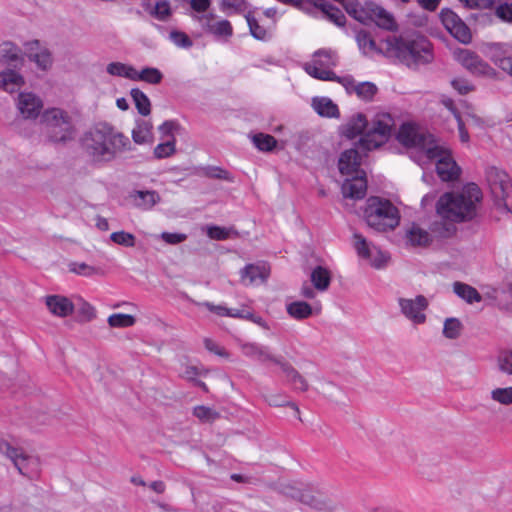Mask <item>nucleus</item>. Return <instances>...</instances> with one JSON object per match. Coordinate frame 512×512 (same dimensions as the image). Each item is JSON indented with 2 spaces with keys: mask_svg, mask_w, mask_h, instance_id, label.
Wrapping results in <instances>:
<instances>
[{
  "mask_svg": "<svg viewBox=\"0 0 512 512\" xmlns=\"http://www.w3.org/2000/svg\"><path fill=\"white\" fill-rule=\"evenodd\" d=\"M399 141L407 147L416 149L411 157L420 165L436 160V171L442 181L456 180L460 167L451 156V152L441 141L430 133L420 132L410 124H403L398 134Z\"/></svg>",
  "mask_w": 512,
  "mask_h": 512,
  "instance_id": "obj_1",
  "label": "nucleus"
},
{
  "mask_svg": "<svg viewBox=\"0 0 512 512\" xmlns=\"http://www.w3.org/2000/svg\"><path fill=\"white\" fill-rule=\"evenodd\" d=\"M82 147L97 164L109 163L132 149L129 138L107 123H99L88 130L82 137Z\"/></svg>",
  "mask_w": 512,
  "mask_h": 512,
  "instance_id": "obj_2",
  "label": "nucleus"
},
{
  "mask_svg": "<svg viewBox=\"0 0 512 512\" xmlns=\"http://www.w3.org/2000/svg\"><path fill=\"white\" fill-rule=\"evenodd\" d=\"M384 51L386 58L413 69L433 59L430 41L416 32L388 36Z\"/></svg>",
  "mask_w": 512,
  "mask_h": 512,
  "instance_id": "obj_3",
  "label": "nucleus"
},
{
  "mask_svg": "<svg viewBox=\"0 0 512 512\" xmlns=\"http://www.w3.org/2000/svg\"><path fill=\"white\" fill-rule=\"evenodd\" d=\"M482 199L479 187L474 183L459 191L447 192L437 201L436 211L440 218L456 223L469 221L476 216L477 204Z\"/></svg>",
  "mask_w": 512,
  "mask_h": 512,
  "instance_id": "obj_4",
  "label": "nucleus"
},
{
  "mask_svg": "<svg viewBox=\"0 0 512 512\" xmlns=\"http://www.w3.org/2000/svg\"><path fill=\"white\" fill-rule=\"evenodd\" d=\"M40 123L47 140L54 144H67L76 137L71 115L60 108H48L41 114Z\"/></svg>",
  "mask_w": 512,
  "mask_h": 512,
  "instance_id": "obj_5",
  "label": "nucleus"
},
{
  "mask_svg": "<svg viewBox=\"0 0 512 512\" xmlns=\"http://www.w3.org/2000/svg\"><path fill=\"white\" fill-rule=\"evenodd\" d=\"M364 219L370 228L383 232L395 229L399 225L400 215L389 200L372 196L366 201Z\"/></svg>",
  "mask_w": 512,
  "mask_h": 512,
  "instance_id": "obj_6",
  "label": "nucleus"
},
{
  "mask_svg": "<svg viewBox=\"0 0 512 512\" xmlns=\"http://www.w3.org/2000/svg\"><path fill=\"white\" fill-rule=\"evenodd\" d=\"M342 5L350 16L362 24L375 23L379 28L387 31L398 29L394 16L374 2L360 5L357 0H344Z\"/></svg>",
  "mask_w": 512,
  "mask_h": 512,
  "instance_id": "obj_7",
  "label": "nucleus"
},
{
  "mask_svg": "<svg viewBox=\"0 0 512 512\" xmlns=\"http://www.w3.org/2000/svg\"><path fill=\"white\" fill-rule=\"evenodd\" d=\"M486 181L495 207L501 213L512 214V182L508 174L492 166L486 170Z\"/></svg>",
  "mask_w": 512,
  "mask_h": 512,
  "instance_id": "obj_8",
  "label": "nucleus"
},
{
  "mask_svg": "<svg viewBox=\"0 0 512 512\" xmlns=\"http://www.w3.org/2000/svg\"><path fill=\"white\" fill-rule=\"evenodd\" d=\"M394 119L389 113H376L368 121L367 131L359 140L358 148L370 151L388 141L394 127Z\"/></svg>",
  "mask_w": 512,
  "mask_h": 512,
  "instance_id": "obj_9",
  "label": "nucleus"
},
{
  "mask_svg": "<svg viewBox=\"0 0 512 512\" xmlns=\"http://www.w3.org/2000/svg\"><path fill=\"white\" fill-rule=\"evenodd\" d=\"M18 115L24 120L41 118L43 100L33 92H20L15 100Z\"/></svg>",
  "mask_w": 512,
  "mask_h": 512,
  "instance_id": "obj_10",
  "label": "nucleus"
},
{
  "mask_svg": "<svg viewBox=\"0 0 512 512\" xmlns=\"http://www.w3.org/2000/svg\"><path fill=\"white\" fill-rule=\"evenodd\" d=\"M398 303L402 314L414 324H423L426 321L424 311L428 308V299L417 295L414 299L399 298Z\"/></svg>",
  "mask_w": 512,
  "mask_h": 512,
  "instance_id": "obj_11",
  "label": "nucleus"
},
{
  "mask_svg": "<svg viewBox=\"0 0 512 512\" xmlns=\"http://www.w3.org/2000/svg\"><path fill=\"white\" fill-rule=\"evenodd\" d=\"M0 452L5 454L15 465L20 474L32 477L30 466L36 463V460L27 455L22 449L12 447L5 440H0Z\"/></svg>",
  "mask_w": 512,
  "mask_h": 512,
  "instance_id": "obj_12",
  "label": "nucleus"
},
{
  "mask_svg": "<svg viewBox=\"0 0 512 512\" xmlns=\"http://www.w3.org/2000/svg\"><path fill=\"white\" fill-rule=\"evenodd\" d=\"M456 59L471 73L490 76L495 74L494 69L483 61L476 53L459 49L455 52Z\"/></svg>",
  "mask_w": 512,
  "mask_h": 512,
  "instance_id": "obj_13",
  "label": "nucleus"
},
{
  "mask_svg": "<svg viewBox=\"0 0 512 512\" xmlns=\"http://www.w3.org/2000/svg\"><path fill=\"white\" fill-rule=\"evenodd\" d=\"M356 42L359 50L365 56H371L373 54H379L385 56L386 39L380 41L379 45L372 37L371 33L364 29L356 30Z\"/></svg>",
  "mask_w": 512,
  "mask_h": 512,
  "instance_id": "obj_14",
  "label": "nucleus"
},
{
  "mask_svg": "<svg viewBox=\"0 0 512 512\" xmlns=\"http://www.w3.org/2000/svg\"><path fill=\"white\" fill-rule=\"evenodd\" d=\"M299 502L318 511L332 512L334 510V504L331 500L306 487L302 491Z\"/></svg>",
  "mask_w": 512,
  "mask_h": 512,
  "instance_id": "obj_15",
  "label": "nucleus"
},
{
  "mask_svg": "<svg viewBox=\"0 0 512 512\" xmlns=\"http://www.w3.org/2000/svg\"><path fill=\"white\" fill-rule=\"evenodd\" d=\"M45 304L51 314L57 317H67L74 311L73 302L63 295H48Z\"/></svg>",
  "mask_w": 512,
  "mask_h": 512,
  "instance_id": "obj_16",
  "label": "nucleus"
},
{
  "mask_svg": "<svg viewBox=\"0 0 512 512\" xmlns=\"http://www.w3.org/2000/svg\"><path fill=\"white\" fill-rule=\"evenodd\" d=\"M242 353L249 358H255L260 362L270 361L277 365L281 358L272 355L268 347L257 343L245 342L240 345Z\"/></svg>",
  "mask_w": 512,
  "mask_h": 512,
  "instance_id": "obj_17",
  "label": "nucleus"
},
{
  "mask_svg": "<svg viewBox=\"0 0 512 512\" xmlns=\"http://www.w3.org/2000/svg\"><path fill=\"white\" fill-rule=\"evenodd\" d=\"M367 192V180L364 176H355L347 179L342 185L344 197L359 200L365 197Z\"/></svg>",
  "mask_w": 512,
  "mask_h": 512,
  "instance_id": "obj_18",
  "label": "nucleus"
},
{
  "mask_svg": "<svg viewBox=\"0 0 512 512\" xmlns=\"http://www.w3.org/2000/svg\"><path fill=\"white\" fill-rule=\"evenodd\" d=\"M361 165V156L358 149L351 148L341 153L339 158V171L341 174H353L358 173V169Z\"/></svg>",
  "mask_w": 512,
  "mask_h": 512,
  "instance_id": "obj_19",
  "label": "nucleus"
},
{
  "mask_svg": "<svg viewBox=\"0 0 512 512\" xmlns=\"http://www.w3.org/2000/svg\"><path fill=\"white\" fill-rule=\"evenodd\" d=\"M240 276L245 285L254 284L257 280L265 282L269 276V269L265 264H248L241 269Z\"/></svg>",
  "mask_w": 512,
  "mask_h": 512,
  "instance_id": "obj_20",
  "label": "nucleus"
},
{
  "mask_svg": "<svg viewBox=\"0 0 512 512\" xmlns=\"http://www.w3.org/2000/svg\"><path fill=\"white\" fill-rule=\"evenodd\" d=\"M313 8L320 9L330 21H332L334 24H336L339 27H342L345 25L346 17L342 13L340 9L337 7L331 5L326 0H320V1H310L309 3V12H312Z\"/></svg>",
  "mask_w": 512,
  "mask_h": 512,
  "instance_id": "obj_21",
  "label": "nucleus"
},
{
  "mask_svg": "<svg viewBox=\"0 0 512 512\" xmlns=\"http://www.w3.org/2000/svg\"><path fill=\"white\" fill-rule=\"evenodd\" d=\"M283 373L287 377V381L294 386L295 390L305 392L308 390L309 385L307 380L287 361L283 358L277 362Z\"/></svg>",
  "mask_w": 512,
  "mask_h": 512,
  "instance_id": "obj_22",
  "label": "nucleus"
},
{
  "mask_svg": "<svg viewBox=\"0 0 512 512\" xmlns=\"http://www.w3.org/2000/svg\"><path fill=\"white\" fill-rule=\"evenodd\" d=\"M367 127L368 120L366 116L362 113H358L342 126L341 131L345 137L353 139L360 134L364 135L367 131Z\"/></svg>",
  "mask_w": 512,
  "mask_h": 512,
  "instance_id": "obj_23",
  "label": "nucleus"
},
{
  "mask_svg": "<svg viewBox=\"0 0 512 512\" xmlns=\"http://www.w3.org/2000/svg\"><path fill=\"white\" fill-rule=\"evenodd\" d=\"M25 84L21 74L12 69L0 72V88L8 93H14Z\"/></svg>",
  "mask_w": 512,
  "mask_h": 512,
  "instance_id": "obj_24",
  "label": "nucleus"
},
{
  "mask_svg": "<svg viewBox=\"0 0 512 512\" xmlns=\"http://www.w3.org/2000/svg\"><path fill=\"white\" fill-rule=\"evenodd\" d=\"M130 198L134 200V204L136 207L145 210L151 209L161 200V197L158 194V192L154 190H136L130 194Z\"/></svg>",
  "mask_w": 512,
  "mask_h": 512,
  "instance_id": "obj_25",
  "label": "nucleus"
},
{
  "mask_svg": "<svg viewBox=\"0 0 512 512\" xmlns=\"http://www.w3.org/2000/svg\"><path fill=\"white\" fill-rule=\"evenodd\" d=\"M0 62L17 67L22 65L23 58L20 49L12 42H4L0 45Z\"/></svg>",
  "mask_w": 512,
  "mask_h": 512,
  "instance_id": "obj_26",
  "label": "nucleus"
},
{
  "mask_svg": "<svg viewBox=\"0 0 512 512\" xmlns=\"http://www.w3.org/2000/svg\"><path fill=\"white\" fill-rule=\"evenodd\" d=\"M314 110L322 117L338 118L340 113L338 106L327 97H315L312 100Z\"/></svg>",
  "mask_w": 512,
  "mask_h": 512,
  "instance_id": "obj_27",
  "label": "nucleus"
},
{
  "mask_svg": "<svg viewBox=\"0 0 512 512\" xmlns=\"http://www.w3.org/2000/svg\"><path fill=\"white\" fill-rule=\"evenodd\" d=\"M406 239L407 242L414 247H426L432 242L430 232H427L415 224L406 231Z\"/></svg>",
  "mask_w": 512,
  "mask_h": 512,
  "instance_id": "obj_28",
  "label": "nucleus"
},
{
  "mask_svg": "<svg viewBox=\"0 0 512 512\" xmlns=\"http://www.w3.org/2000/svg\"><path fill=\"white\" fill-rule=\"evenodd\" d=\"M455 223L456 222L454 221L445 220L443 218L432 222L430 225V235L432 236V240L434 238L443 239L451 237L456 231Z\"/></svg>",
  "mask_w": 512,
  "mask_h": 512,
  "instance_id": "obj_29",
  "label": "nucleus"
},
{
  "mask_svg": "<svg viewBox=\"0 0 512 512\" xmlns=\"http://www.w3.org/2000/svg\"><path fill=\"white\" fill-rule=\"evenodd\" d=\"M317 390L328 400L335 403H342L345 399L343 390L335 383L328 380L320 381Z\"/></svg>",
  "mask_w": 512,
  "mask_h": 512,
  "instance_id": "obj_30",
  "label": "nucleus"
},
{
  "mask_svg": "<svg viewBox=\"0 0 512 512\" xmlns=\"http://www.w3.org/2000/svg\"><path fill=\"white\" fill-rule=\"evenodd\" d=\"M310 280L315 289L323 292L326 291L330 286L331 274L328 269L322 266H317L311 272Z\"/></svg>",
  "mask_w": 512,
  "mask_h": 512,
  "instance_id": "obj_31",
  "label": "nucleus"
},
{
  "mask_svg": "<svg viewBox=\"0 0 512 512\" xmlns=\"http://www.w3.org/2000/svg\"><path fill=\"white\" fill-rule=\"evenodd\" d=\"M152 123L146 120H139L132 130V139L136 144L148 143L152 140Z\"/></svg>",
  "mask_w": 512,
  "mask_h": 512,
  "instance_id": "obj_32",
  "label": "nucleus"
},
{
  "mask_svg": "<svg viewBox=\"0 0 512 512\" xmlns=\"http://www.w3.org/2000/svg\"><path fill=\"white\" fill-rule=\"evenodd\" d=\"M289 316L296 320H304L313 314V308L310 304L304 301H294L286 306Z\"/></svg>",
  "mask_w": 512,
  "mask_h": 512,
  "instance_id": "obj_33",
  "label": "nucleus"
},
{
  "mask_svg": "<svg viewBox=\"0 0 512 512\" xmlns=\"http://www.w3.org/2000/svg\"><path fill=\"white\" fill-rule=\"evenodd\" d=\"M454 292L468 303L480 302L482 297L480 293L468 284L461 282H455L453 284Z\"/></svg>",
  "mask_w": 512,
  "mask_h": 512,
  "instance_id": "obj_34",
  "label": "nucleus"
},
{
  "mask_svg": "<svg viewBox=\"0 0 512 512\" xmlns=\"http://www.w3.org/2000/svg\"><path fill=\"white\" fill-rule=\"evenodd\" d=\"M130 95L139 114L148 116L151 113V102L147 95L138 88L131 89Z\"/></svg>",
  "mask_w": 512,
  "mask_h": 512,
  "instance_id": "obj_35",
  "label": "nucleus"
},
{
  "mask_svg": "<svg viewBox=\"0 0 512 512\" xmlns=\"http://www.w3.org/2000/svg\"><path fill=\"white\" fill-rule=\"evenodd\" d=\"M133 81H144L149 84H159L163 79L162 72L154 67H145L140 72L135 69Z\"/></svg>",
  "mask_w": 512,
  "mask_h": 512,
  "instance_id": "obj_36",
  "label": "nucleus"
},
{
  "mask_svg": "<svg viewBox=\"0 0 512 512\" xmlns=\"http://www.w3.org/2000/svg\"><path fill=\"white\" fill-rule=\"evenodd\" d=\"M304 69L310 76L319 80L333 81L338 79V76L333 71L324 69L323 66H319L315 61L305 64Z\"/></svg>",
  "mask_w": 512,
  "mask_h": 512,
  "instance_id": "obj_37",
  "label": "nucleus"
},
{
  "mask_svg": "<svg viewBox=\"0 0 512 512\" xmlns=\"http://www.w3.org/2000/svg\"><path fill=\"white\" fill-rule=\"evenodd\" d=\"M107 73L112 76L124 77L133 80L135 77V68L131 65L121 62H111L106 67Z\"/></svg>",
  "mask_w": 512,
  "mask_h": 512,
  "instance_id": "obj_38",
  "label": "nucleus"
},
{
  "mask_svg": "<svg viewBox=\"0 0 512 512\" xmlns=\"http://www.w3.org/2000/svg\"><path fill=\"white\" fill-rule=\"evenodd\" d=\"M68 270L71 273L85 277H92L94 275L104 274L100 268L88 265L84 262H70L68 264Z\"/></svg>",
  "mask_w": 512,
  "mask_h": 512,
  "instance_id": "obj_39",
  "label": "nucleus"
},
{
  "mask_svg": "<svg viewBox=\"0 0 512 512\" xmlns=\"http://www.w3.org/2000/svg\"><path fill=\"white\" fill-rule=\"evenodd\" d=\"M462 330L463 325L459 319L451 317L445 320L443 326V335L447 339H457L461 335Z\"/></svg>",
  "mask_w": 512,
  "mask_h": 512,
  "instance_id": "obj_40",
  "label": "nucleus"
},
{
  "mask_svg": "<svg viewBox=\"0 0 512 512\" xmlns=\"http://www.w3.org/2000/svg\"><path fill=\"white\" fill-rule=\"evenodd\" d=\"M490 397L494 402L501 405H512V386L494 388L490 392Z\"/></svg>",
  "mask_w": 512,
  "mask_h": 512,
  "instance_id": "obj_41",
  "label": "nucleus"
},
{
  "mask_svg": "<svg viewBox=\"0 0 512 512\" xmlns=\"http://www.w3.org/2000/svg\"><path fill=\"white\" fill-rule=\"evenodd\" d=\"M314 61L325 68L336 66L337 57L334 51L330 49H319L314 53Z\"/></svg>",
  "mask_w": 512,
  "mask_h": 512,
  "instance_id": "obj_42",
  "label": "nucleus"
},
{
  "mask_svg": "<svg viewBox=\"0 0 512 512\" xmlns=\"http://www.w3.org/2000/svg\"><path fill=\"white\" fill-rule=\"evenodd\" d=\"M265 400H266V402L270 406H274V407L288 406V407H291L293 410L296 411V413L298 415H300V411H299V408L296 405V403L289 401L288 397L286 395H284V394H269V395L265 396ZM298 417L300 418V416H298Z\"/></svg>",
  "mask_w": 512,
  "mask_h": 512,
  "instance_id": "obj_43",
  "label": "nucleus"
},
{
  "mask_svg": "<svg viewBox=\"0 0 512 512\" xmlns=\"http://www.w3.org/2000/svg\"><path fill=\"white\" fill-rule=\"evenodd\" d=\"M175 143L176 139L172 136V139H167L165 142L158 144L153 152L155 158L163 159L173 155L176 152Z\"/></svg>",
  "mask_w": 512,
  "mask_h": 512,
  "instance_id": "obj_44",
  "label": "nucleus"
},
{
  "mask_svg": "<svg viewBox=\"0 0 512 512\" xmlns=\"http://www.w3.org/2000/svg\"><path fill=\"white\" fill-rule=\"evenodd\" d=\"M29 59L37 64L42 70H47L52 65V55L48 49H41L37 53H30Z\"/></svg>",
  "mask_w": 512,
  "mask_h": 512,
  "instance_id": "obj_45",
  "label": "nucleus"
},
{
  "mask_svg": "<svg viewBox=\"0 0 512 512\" xmlns=\"http://www.w3.org/2000/svg\"><path fill=\"white\" fill-rule=\"evenodd\" d=\"M377 91V86L372 82H361L355 87L356 95L365 101L372 100Z\"/></svg>",
  "mask_w": 512,
  "mask_h": 512,
  "instance_id": "obj_46",
  "label": "nucleus"
},
{
  "mask_svg": "<svg viewBox=\"0 0 512 512\" xmlns=\"http://www.w3.org/2000/svg\"><path fill=\"white\" fill-rule=\"evenodd\" d=\"M135 322V317L129 314L116 313L108 317V324L111 327H130L133 326Z\"/></svg>",
  "mask_w": 512,
  "mask_h": 512,
  "instance_id": "obj_47",
  "label": "nucleus"
},
{
  "mask_svg": "<svg viewBox=\"0 0 512 512\" xmlns=\"http://www.w3.org/2000/svg\"><path fill=\"white\" fill-rule=\"evenodd\" d=\"M220 8L223 12L230 15L232 13H242L246 10L247 5L245 0H221Z\"/></svg>",
  "mask_w": 512,
  "mask_h": 512,
  "instance_id": "obj_48",
  "label": "nucleus"
},
{
  "mask_svg": "<svg viewBox=\"0 0 512 512\" xmlns=\"http://www.w3.org/2000/svg\"><path fill=\"white\" fill-rule=\"evenodd\" d=\"M203 175L208 178L226 180L228 182H233L234 180L233 176L228 170L219 166H208L204 168Z\"/></svg>",
  "mask_w": 512,
  "mask_h": 512,
  "instance_id": "obj_49",
  "label": "nucleus"
},
{
  "mask_svg": "<svg viewBox=\"0 0 512 512\" xmlns=\"http://www.w3.org/2000/svg\"><path fill=\"white\" fill-rule=\"evenodd\" d=\"M253 143L261 151H271L276 146L277 141L271 135L259 133L254 135Z\"/></svg>",
  "mask_w": 512,
  "mask_h": 512,
  "instance_id": "obj_50",
  "label": "nucleus"
},
{
  "mask_svg": "<svg viewBox=\"0 0 512 512\" xmlns=\"http://www.w3.org/2000/svg\"><path fill=\"white\" fill-rule=\"evenodd\" d=\"M440 19L448 31L455 28L456 25L464 22L454 11L448 8L441 10Z\"/></svg>",
  "mask_w": 512,
  "mask_h": 512,
  "instance_id": "obj_51",
  "label": "nucleus"
},
{
  "mask_svg": "<svg viewBox=\"0 0 512 512\" xmlns=\"http://www.w3.org/2000/svg\"><path fill=\"white\" fill-rule=\"evenodd\" d=\"M449 33L463 44H469L472 40V34L465 22L456 25Z\"/></svg>",
  "mask_w": 512,
  "mask_h": 512,
  "instance_id": "obj_52",
  "label": "nucleus"
},
{
  "mask_svg": "<svg viewBox=\"0 0 512 512\" xmlns=\"http://www.w3.org/2000/svg\"><path fill=\"white\" fill-rule=\"evenodd\" d=\"M304 487L293 482H284L279 485V492L286 497L299 501Z\"/></svg>",
  "mask_w": 512,
  "mask_h": 512,
  "instance_id": "obj_53",
  "label": "nucleus"
},
{
  "mask_svg": "<svg viewBox=\"0 0 512 512\" xmlns=\"http://www.w3.org/2000/svg\"><path fill=\"white\" fill-rule=\"evenodd\" d=\"M353 240L354 248L356 249L357 254L362 258L369 259L371 257V250L365 237L359 233H354Z\"/></svg>",
  "mask_w": 512,
  "mask_h": 512,
  "instance_id": "obj_54",
  "label": "nucleus"
},
{
  "mask_svg": "<svg viewBox=\"0 0 512 512\" xmlns=\"http://www.w3.org/2000/svg\"><path fill=\"white\" fill-rule=\"evenodd\" d=\"M245 18L251 35L257 40H265L267 36L266 30L259 25L258 21L251 15V13H247Z\"/></svg>",
  "mask_w": 512,
  "mask_h": 512,
  "instance_id": "obj_55",
  "label": "nucleus"
},
{
  "mask_svg": "<svg viewBox=\"0 0 512 512\" xmlns=\"http://www.w3.org/2000/svg\"><path fill=\"white\" fill-rule=\"evenodd\" d=\"M110 239L114 243L124 247H133L135 245V236L125 231L113 232L110 235Z\"/></svg>",
  "mask_w": 512,
  "mask_h": 512,
  "instance_id": "obj_56",
  "label": "nucleus"
},
{
  "mask_svg": "<svg viewBox=\"0 0 512 512\" xmlns=\"http://www.w3.org/2000/svg\"><path fill=\"white\" fill-rule=\"evenodd\" d=\"M211 34L216 37H230L233 34V28L228 20H220L213 24Z\"/></svg>",
  "mask_w": 512,
  "mask_h": 512,
  "instance_id": "obj_57",
  "label": "nucleus"
},
{
  "mask_svg": "<svg viewBox=\"0 0 512 512\" xmlns=\"http://www.w3.org/2000/svg\"><path fill=\"white\" fill-rule=\"evenodd\" d=\"M193 415L203 422H212L219 417V413L206 406H197Z\"/></svg>",
  "mask_w": 512,
  "mask_h": 512,
  "instance_id": "obj_58",
  "label": "nucleus"
},
{
  "mask_svg": "<svg viewBox=\"0 0 512 512\" xmlns=\"http://www.w3.org/2000/svg\"><path fill=\"white\" fill-rule=\"evenodd\" d=\"M231 234L237 235V232H235L233 229H227L220 226H209L207 228V235L211 239L226 240L231 236Z\"/></svg>",
  "mask_w": 512,
  "mask_h": 512,
  "instance_id": "obj_59",
  "label": "nucleus"
},
{
  "mask_svg": "<svg viewBox=\"0 0 512 512\" xmlns=\"http://www.w3.org/2000/svg\"><path fill=\"white\" fill-rule=\"evenodd\" d=\"M497 365L501 372L512 375V352L502 351L497 358Z\"/></svg>",
  "mask_w": 512,
  "mask_h": 512,
  "instance_id": "obj_60",
  "label": "nucleus"
},
{
  "mask_svg": "<svg viewBox=\"0 0 512 512\" xmlns=\"http://www.w3.org/2000/svg\"><path fill=\"white\" fill-rule=\"evenodd\" d=\"M170 40L178 47L188 49L192 47L193 42L189 36L181 31H171L169 35Z\"/></svg>",
  "mask_w": 512,
  "mask_h": 512,
  "instance_id": "obj_61",
  "label": "nucleus"
},
{
  "mask_svg": "<svg viewBox=\"0 0 512 512\" xmlns=\"http://www.w3.org/2000/svg\"><path fill=\"white\" fill-rule=\"evenodd\" d=\"M171 14L170 4L168 1H159L156 3L152 15L159 20H165Z\"/></svg>",
  "mask_w": 512,
  "mask_h": 512,
  "instance_id": "obj_62",
  "label": "nucleus"
},
{
  "mask_svg": "<svg viewBox=\"0 0 512 512\" xmlns=\"http://www.w3.org/2000/svg\"><path fill=\"white\" fill-rule=\"evenodd\" d=\"M180 128L178 122L174 120L165 121L163 124L159 126V131L162 135V138L167 137L168 139H172L174 136V132Z\"/></svg>",
  "mask_w": 512,
  "mask_h": 512,
  "instance_id": "obj_63",
  "label": "nucleus"
},
{
  "mask_svg": "<svg viewBox=\"0 0 512 512\" xmlns=\"http://www.w3.org/2000/svg\"><path fill=\"white\" fill-rule=\"evenodd\" d=\"M495 14L501 20L512 23V3L500 4L496 8Z\"/></svg>",
  "mask_w": 512,
  "mask_h": 512,
  "instance_id": "obj_64",
  "label": "nucleus"
}]
</instances>
